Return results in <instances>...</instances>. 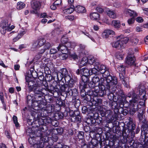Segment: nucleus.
Listing matches in <instances>:
<instances>
[{
  "mask_svg": "<svg viewBox=\"0 0 148 148\" xmlns=\"http://www.w3.org/2000/svg\"><path fill=\"white\" fill-rule=\"evenodd\" d=\"M28 90L26 89L25 92L30 93L33 92L36 94V103L34 108H37V110H42L47 104V101L45 99V93L43 92V88L38 87V85L36 81L28 82Z\"/></svg>",
  "mask_w": 148,
  "mask_h": 148,
  "instance_id": "f257e3e1",
  "label": "nucleus"
},
{
  "mask_svg": "<svg viewBox=\"0 0 148 148\" xmlns=\"http://www.w3.org/2000/svg\"><path fill=\"white\" fill-rule=\"evenodd\" d=\"M145 88L143 86H141L139 89V98L143 101L139 102L138 104L139 99L138 96H136V94L134 93L133 97H132V100L130 101V112L131 114L133 115L138 110V108H139V105L144 106L145 105V101L147 98V96L145 95Z\"/></svg>",
  "mask_w": 148,
  "mask_h": 148,
  "instance_id": "f03ea898",
  "label": "nucleus"
},
{
  "mask_svg": "<svg viewBox=\"0 0 148 148\" xmlns=\"http://www.w3.org/2000/svg\"><path fill=\"white\" fill-rule=\"evenodd\" d=\"M93 67V74H103V76L106 79V81L108 84L109 88L112 85H115L117 83V78L115 77H112L110 75L108 71L105 66L100 65L99 62H96L94 63Z\"/></svg>",
  "mask_w": 148,
  "mask_h": 148,
  "instance_id": "7ed1b4c3",
  "label": "nucleus"
},
{
  "mask_svg": "<svg viewBox=\"0 0 148 148\" xmlns=\"http://www.w3.org/2000/svg\"><path fill=\"white\" fill-rule=\"evenodd\" d=\"M88 100L86 102L87 106H84L81 108L82 112L83 114H87L85 121L86 123L89 122L91 124H92V101L91 100L90 96L88 95L86 98Z\"/></svg>",
  "mask_w": 148,
  "mask_h": 148,
  "instance_id": "20e7f679",
  "label": "nucleus"
},
{
  "mask_svg": "<svg viewBox=\"0 0 148 148\" xmlns=\"http://www.w3.org/2000/svg\"><path fill=\"white\" fill-rule=\"evenodd\" d=\"M66 92V96L72 97L71 102L76 108H78L81 104L80 100L79 99V92L78 90L76 88L73 89L69 88Z\"/></svg>",
  "mask_w": 148,
  "mask_h": 148,
  "instance_id": "39448f33",
  "label": "nucleus"
},
{
  "mask_svg": "<svg viewBox=\"0 0 148 148\" xmlns=\"http://www.w3.org/2000/svg\"><path fill=\"white\" fill-rule=\"evenodd\" d=\"M28 75H25V83L27 86V88H25V90L26 89L28 90V85L27 84V83L28 82L35 80L37 82L38 84L39 85L38 83V81L36 80V78L38 76L39 74L35 70L34 66H32V67H31L30 69L28 71Z\"/></svg>",
  "mask_w": 148,
  "mask_h": 148,
  "instance_id": "423d86ee",
  "label": "nucleus"
},
{
  "mask_svg": "<svg viewBox=\"0 0 148 148\" xmlns=\"http://www.w3.org/2000/svg\"><path fill=\"white\" fill-rule=\"evenodd\" d=\"M116 41L112 43L113 47L118 49L122 48L123 47V45L126 44L128 42L129 38L128 37H124L122 35L116 37Z\"/></svg>",
  "mask_w": 148,
  "mask_h": 148,
  "instance_id": "0eeeda50",
  "label": "nucleus"
},
{
  "mask_svg": "<svg viewBox=\"0 0 148 148\" xmlns=\"http://www.w3.org/2000/svg\"><path fill=\"white\" fill-rule=\"evenodd\" d=\"M68 86L67 84L62 81L59 84H56L54 86L52 94L54 95L55 93H56L58 95H62V92H66Z\"/></svg>",
  "mask_w": 148,
  "mask_h": 148,
  "instance_id": "6e6552de",
  "label": "nucleus"
},
{
  "mask_svg": "<svg viewBox=\"0 0 148 148\" xmlns=\"http://www.w3.org/2000/svg\"><path fill=\"white\" fill-rule=\"evenodd\" d=\"M57 108L54 104H47L41 110L44 118L47 117L50 115L52 112L56 111Z\"/></svg>",
  "mask_w": 148,
  "mask_h": 148,
  "instance_id": "1a4fd4ad",
  "label": "nucleus"
},
{
  "mask_svg": "<svg viewBox=\"0 0 148 148\" xmlns=\"http://www.w3.org/2000/svg\"><path fill=\"white\" fill-rule=\"evenodd\" d=\"M90 76L86 75H82L81 76V81L79 82V86H82L84 87L86 86L89 88L92 87V81H90Z\"/></svg>",
  "mask_w": 148,
  "mask_h": 148,
  "instance_id": "9d476101",
  "label": "nucleus"
},
{
  "mask_svg": "<svg viewBox=\"0 0 148 148\" xmlns=\"http://www.w3.org/2000/svg\"><path fill=\"white\" fill-rule=\"evenodd\" d=\"M79 88L80 89V94L81 96L82 97L84 98L83 99L84 101L85 100L86 102L87 101L86 98L88 95L90 96V99L92 100V88H90V89L87 91L86 92L85 89L86 88H89L88 87L84 86L83 87L82 86H79ZM85 102L86 101H85Z\"/></svg>",
  "mask_w": 148,
  "mask_h": 148,
  "instance_id": "9b49d317",
  "label": "nucleus"
},
{
  "mask_svg": "<svg viewBox=\"0 0 148 148\" xmlns=\"http://www.w3.org/2000/svg\"><path fill=\"white\" fill-rule=\"evenodd\" d=\"M34 93V96L31 95H26L25 97V104L29 108H34V105L36 102L35 99L36 94Z\"/></svg>",
  "mask_w": 148,
  "mask_h": 148,
  "instance_id": "f8f14e48",
  "label": "nucleus"
},
{
  "mask_svg": "<svg viewBox=\"0 0 148 148\" xmlns=\"http://www.w3.org/2000/svg\"><path fill=\"white\" fill-rule=\"evenodd\" d=\"M36 131L34 134H35V137H40V138L47 131H48V128L45 125H42L38 127H36Z\"/></svg>",
  "mask_w": 148,
  "mask_h": 148,
  "instance_id": "ddd939ff",
  "label": "nucleus"
},
{
  "mask_svg": "<svg viewBox=\"0 0 148 148\" xmlns=\"http://www.w3.org/2000/svg\"><path fill=\"white\" fill-rule=\"evenodd\" d=\"M36 108H29V109H31L30 110V114L33 117V119H36L37 120L40 119L41 117L44 118L43 116L42 112L41 110H40L38 111V110H37L36 109Z\"/></svg>",
  "mask_w": 148,
  "mask_h": 148,
  "instance_id": "4468645a",
  "label": "nucleus"
},
{
  "mask_svg": "<svg viewBox=\"0 0 148 148\" xmlns=\"http://www.w3.org/2000/svg\"><path fill=\"white\" fill-rule=\"evenodd\" d=\"M11 24L8 23L7 19L2 20L0 23V31L1 34L3 35L5 34L8 27Z\"/></svg>",
  "mask_w": 148,
  "mask_h": 148,
  "instance_id": "2eb2a0df",
  "label": "nucleus"
},
{
  "mask_svg": "<svg viewBox=\"0 0 148 148\" xmlns=\"http://www.w3.org/2000/svg\"><path fill=\"white\" fill-rule=\"evenodd\" d=\"M55 102L54 105L57 107L56 108V110L57 111L60 110L61 107L64 108L66 106L65 100L62 99L60 97L56 98L55 99Z\"/></svg>",
  "mask_w": 148,
  "mask_h": 148,
  "instance_id": "dca6fc26",
  "label": "nucleus"
},
{
  "mask_svg": "<svg viewBox=\"0 0 148 148\" xmlns=\"http://www.w3.org/2000/svg\"><path fill=\"white\" fill-rule=\"evenodd\" d=\"M48 130L49 133H53L54 135H62L64 132L63 128L60 126H58L56 128L53 127L50 129L48 128Z\"/></svg>",
  "mask_w": 148,
  "mask_h": 148,
  "instance_id": "f3484780",
  "label": "nucleus"
},
{
  "mask_svg": "<svg viewBox=\"0 0 148 148\" xmlns=\"http://www.w3.org/2000/svg\"><path fill=\"white\" fill-rule=\"evenodd\" d=\"M39 121H38V122H39V126L44 125L48 127L47 125L51 126L52 119L49 117H47L43 119L41 118L40 119H39Z\"/></svg>",
  "mask_w": 148,
  "mask_h": 148,
  "instance_id": "a211bd4d",
  "label": "nucleus"
},
{
  "mask_svg": "<svg viewBox=\"0 0 148 148\" xmlns=\"http://www.w3.org/2000/svg\"><path fill=\"white\" fill-rule=\"evenodd\" d=\"M47 81L45 79L42 81V84L41 86H44L45 87V90L52 94L53 89V87H54V86L53 84H51L49 86Z\"/></svg>",
  "mask_w": 148,
  "mask_h": 148,
  "instance_id": "6ab92c4d",
  "label": "nucleus"
},
{
  "mask_svg": "<svg viewBox=\"0 0 148 148\" xmlns=\"http://www.w3.org/2000/svg\"><path fill=\"white\" fill-rule=\"evenodd\" d=\"M38 119L36 120V119H32L30 118L27 119V123L29 125H32V127L33 128H36V127L39 126V124Z\"/></svg>",
  "mask_w": 148,
  "mask_h": 148,
  "instance_id": "aec40b11",
  "label": "nucleus"
},
{
  "mask_svg": "<svg viewBox=\"0 0 148 148\" xmlns=\"http://www.w3.org/2000/svg\"><path fill=\"white\" fill-rule=\"evenodd\" d=\"M53 116L55 120H61L64 119V117H66V116L64 113L60 111H57L54 113Z\"/></svg>",
  "mask_w": 148,
  "mask_h": 148,
  "instance_id": "412c9836",
  "label": "nucleus"
},
{
  "mask_svg": "<svg viewBox=\"0 0 148 148\" xmlns=\"http://www.w3.org/2000/svg\"><path fill=\"white\" fill-rule=\"evenodd\" d=\"M135 59L133 55L129 54L127 58L125 60L126 64L129 66L133 65L134 64Z\"/></svg>",
  "mask_w": 148,
  "mask_h": 148,
  "instance_id": "4be33fe9",
  "label": "nucleus"
},
{
  "mask_svg": "<svg viewBox=\"0 0 148 148\" xmlns=\"http://www.w3.org/2000/svg\"><path fill=\"white\" fill-rule=\"evenodd\" d=\"M115 33L112 30L110 29H106L104 30L103 32L102 36L105 38H108L109 36L110 35H115Z\"/></svg>",
  "mask_w": 148,
  "mask_h": 148,
  "instance_id": "5701e85b",
  "label": "nucleus"
},
{
  "mask_svg": "<svg viewBox=\"0 0 148 148\" xmlns=\"http://www.w3.org/2000/svg\"><path fill=\"white\" fill-rule=\"evenodd\" d=\"M46 42L45 39L43 38H38L37 40L35 41L34 45H35L36 48H39L44 45L45 44Z\"/></svg>",
  "mask_w": 148,
  "mask_h": 148,
  "instance_id": "b1692460",
  "label": "nucleus"
},
{
  "mask_svg": "<svg viewBox=\"0 0 148 148\" xmlns=\"http://www.w3.org/2000/svg\"><path fill=\"white\" fill-rule=\"evenodd\" d=\"M105 11L110 17L114 19L116 18V15L114 11L111 10L108 8H106L105 9Z\"/></svg>",
  "mask_w": 148,
  "mask_h": 148,
  "instance_id": "393cba45",
  "label": "nucleus"
},
{
  "mask_svg": "<svg viewBox=\"0 0 148 148\" xmlns=\"http://www.w3.org/2000/svg\"><path fill=\"white\" fill-rule=\"evenodd\" d=\"M117 70L119 72V76L120 79H123V76L125 75V68L122 65L118 66L117 67Z\"/></svg>",
  "mask_w": 148,
  "mask_h": 148,
  "instance_id": "a878e982",
  "label": "nucleus"
},
{
  "mask_svg": "<svg viewBox=\"0 0 148 148\" xmlns=\"http://www.w3.org/2000/svg\"><path fill=\"white\" fill-rule=\"evenodd\" d=\"M47 132H46L40 138V142L42 144H44L45 143H49V137L47 135H46L49 132L48 131Z\"/></svg>",
  "mask_w": 148,
  "mask_h": 148,
  "instance_id": "bb28decb",
  "label": "nucleus"
},
{
  "mask_svg": "<svg viewBox=\"0 0 148 148\" xmlns=\"http://www.w3.org/2000/svg\"><path fill=\"white\" fill-rule=\"evenodd\" d=\"M29 136V137L28 138V141L31 145L33 146L37 142L35 134H33L32 132H30Z\"/></svg>",
  "mask_w": 148,
  "mask_h": 148,
  "instance_id": "cd10ccee",
  "label": "nucleus"
},
{
  "mask_svg": "<svg viewBox=\"0 0 148 148\" xmlns=\"http://www.w3.org/2000/svg\"><path fill=\"white\" fill-rule=\"evenodd\" d=\"M87 63L90 64L89 62V59L86 56L84 57L82 59L79 66V68H82V66H84L86 65Z\"/></svg>",
  "mask_w": 148,
  "mask_h": 148,
  "instance_id": "c85d7f7f",
  "label": "nucleus"
},
{
  "mask_svg": "<svg viewBox=\"0 0 148 148\" xmlns=\"http://www.w3.org/2000/svg\"><path fill=\"white\" fill-rule=\"evenodd\" d=\"M51 134L52 137H49V144L50 145H52L54 142H56L58 139V137L57 135H54L53 133H50Z\"/></svg>",
  "mask_w": 148,
  "mask_h": 148,
  "instance_id": "c756f323",
  "label": "nucleus"
},
{
  "mask_svg": "<svg viewBox=\"0 0 148 148\" xmlns=\"http://www.w3.org/2000/svg\"><path fill=\"white\" fill-rule=\"evenodd\" d=\"M71 122H74L76 123L78 128L82 121V119L81 116H79L71 118Z\"/></svg>",
  "mask_w": 148,
  "mask_h": 148,
  "instance_id": "7c9ffc66",
  "label": "nucleus"
},
{
  "mask_svg": "<svg viewBox=\"0 0 148 148\" xmlns=\"http://www.w3.org/2000/svg\"><path fill=\"white\" fill-rule=\"evenodd\" d=\"M82 75L90 76L92 75V68L89 70L86 67L82 68Z\"/></svg>",
  "mask_w": 148,
  "mask_h": 148,
  "instance_id": "2f4dec72",
  "label": "nucleus"
},
{
  "mask_svg": "<svg viewBox=\"0 0 148 148\" xmlns=\"http://www.w3.org/2000/svg\"><path fill=\"white\" fill-rule=\"evenodd\" d=\"M74 10L79 13H85L86 10L85 7L82 6L78 5L75 7Z\"/></svg>",
  "mask_w": 148,
  "mask_h": 148,
  "instance_id": "473e14b6",
  "label": "nucleus"
},
{
  "mask_svg": "<svg viewBox=\"0 0 148 148\" xmlns=\"http://www.w3.org/2000/svg\"><path fill=\"white\" fill-rule=\"evenodd\" d=\"M32 8L35 10H39L41 6L40 2L38 1H34L31 4Z\"/></svg>",
  "mask_w": 148,
  "mask_h": 148,
  "instance_id": "72a5a7b5",
  "label": "nucleus"
},
{
  "mask_svg": "<svg viewBox=\"0 0 148 148\" xmlns=\"http://www.w3.org/2000/svg\"><path fill=\"white\" fill-rule=\"evenodd\" d=\"M77 136L78 137V143H80L82 142L85 141V140L84 139V132L83 131H79L78 132L77 134Z\"/></svg>",
  "mask_w": 148,
  "mask_h": 148,
  "instance_id": "f704fd0d",
  "label": "nucleus"
},
{
  "mask_svg": "<svg viewBox=\"0 0 148 148\" xmlns=\"http://www.w3.org/2000/svg\"><path fill=\"white\" fill-rule=\"evenodd\" d=\"M74 8L75 6L74 5H71L69 8L64 10L62 12L66 14H70L75 10Z\"/></svg>",
  "mask_w": 148,
  "mask_h": 148,
  "instance_id": "c9c22d12",
  "label": "nucleus"
},
{
  "mask_svg": "<svg viewBox=\"0 0 148 148\" xmlns=\"http://www.w3.org/2000/svg\"><path fill=\"white\" fill-rule=\"evenodd\" d=\"M124 12L126 14L129 15L131 16H132L133 18H134L138 15L137 13L136 12L130 9H125Z\"/></svg>",
  "mask_w": 148,
  "mask_h": 148,
  "instance_id": "e433bc0d",
  "label": "nucleus"
},
{
  "mask_svg": "<svg viewBox=\"0 0 148 148\" xmlns=\"http://www.w3.org/2000/svg\"><path fill=\"white\" fill-rule=\"evenodd\" d=\"M66 47L64 45L61 44L59 45L58 47H57L58 51H60L62 52H69V50H68Z\"/></svg>",
  "mask_w": 148,
  "mask_h": 148,
  "instance_id": "4c0bfd02",
  "label": "nucleus"
},
{
  "mask_svg": "<svg viewBox=\"0 0 148 148\" xmlns=\"http://www.w3.org/2000/svg\"><path fill=\"white\" fill-rule=\"evenodd\" d=\"M81 146V148H92V140L88 143V145L85 143V141L78 143Z\"/></svg>",
  "mask_w": 148,
  "mask_h": 148,
  "instance_id": "58836bf2",
  "label": "nucleus"
},
{
  "mask_svg": "<svg viewBox=\"0 0 148 148\" xmlns=\"http://www.w3.org/2000/svg\"><path fill=\"white\" fill-rule=\"evenodd\" d=\"M77 78L74 77V78L73 77V78H72L71 80L68 81V82H67L66 83H67L68 84V86L69 87L68 88V89L69 88L70 89V88H71L73 87L75 85V84L77 82Z\"/></svg>",
  "mask_w": 148,
  "mask_h": 148,
  "instance_id": "ea45409f",
  "label": "nucleus"
},
{
  "mask_svg": "<svg viewBox=\"0 0 148 148\" xmlns=\"http://www.w3.org/2000/svg\"><path fill=\"white\" fill-rule=\"evenodd\" d=\"M69 55V53L62 52L59 54V57L60 59L62 60H66Z\"/></svg>",
  "mask_w": 148,
  "mask_h": 148,
  "instance_id": "a19ab883",
  "label": "nucleus"
},
{
  "mask_svg": "<svg viewBox=\"0 0 148 148\" xmlns=\"http://www.w3.org/2000/svg\"><path fill=\"white\" fill-rule=\"evenodd\" d=\"M89 123H87L88 126H87L84 128L85 132L86 133L88 132V134L92 133V129L91 128V127H90V126L91 125H90L92 126V124H91L90 122Z\"/></svg>",
  "mask_w": 148,
  "mask_h": 148,
  "instance_id": "79ce46f5",
  "label": "nucleus"
},
{
  "mask_svg": "<svg viewBox=\"0 0 148 148\" xmlns=\"http://www.w3.org/2000/svg\"><path fill=\"white\" fill-rule=\"evenodd\" d=\"M13 121L15 125V126L16 128H18L20 127V125L18 122V118L17 116L15 115H13L12 117Z\"/></svg>",
  "mask_w": 148,
  "mask_h": 148,
  "instance_id": "37998d69",
  "label": "nucleus"
},
{
  "mask_svg": "<svg viewBox=\"0 0 148 148\" xmlns=\"http://www.w3.org/2000/svg\"><path fill=\"white\" fill-rule=\"evenodd\" d=\"M112 25L115 28H119L120 26L119 21L113 20L112 21Z\"/></svg>",
  "mask_w": 148,
  "mask_h": 148,
  "instance_id": "c03bdc74",
  "label": "nucleus"
},
{
  "mask_svg": "<svg viewBox=\"0 0 148 148\" xmlns=\"http://www.w3.org/2000/svg\"><path fill=\"white\" fill-rule=\"evenodd\" d=\"M121 80H123L122 83L127 88H128L129 86V84L128 82V79L127 77H125V76H123V79H120Z\"/></svg>",
  "mask_w": 148,
  "mask_h": 148,
  "instance_id": "a18cd8bd",
  "label": "nucleus"
},
{
  "mask_svg": "<svg viewBox=\"0 0 148 148\" xmlns=\"http://www.w3.org/2000/svg\"><path fill=\"white\" fill-rule=\"evenodd\" d=\"M25 6L24 3L21 2H18L17 3V8L18 10H21L24 8Z\"/></svg>",
  "mask_w": 148,
  "mask_h": 148,
  "instance_id": "49530a36",
  "label": "nucleus"
},
{
  "mask_svg": "<svg viewBox=\"0 0 148 148\" xmlns=\"http://www.w3.org/2000/svg\"><path fill=\"white\" fill-rule=\"evenodd\" d=\"M64 144L62 140H61L54 145L53 148H63Z\"/></svg>",
  "mask_w": 148,
  "mask_h": 148,
  "instance_id": "de8ad7c7",
  "label": "nucleus"
},
{
  "mask_svg": "<svg viewBox=\"0 0 148 148\" xmlns=\"http://www.w3.org/2000/svg\"><path fill=\"white\" fill-rule=\"evenodd\" d=\"M32 146L33 148H42L44 147L43 144L40 141L37 142Z\"/></svg>",
  "mask_w": 148,
  "mask_h": 148,
  "instance_id": "09e8293b",
  "label": "nucleus"
},
{
  "mask_svg": "<svg viewBox=\"0 0 148 148\" xmlns=\"http://www.w3.org/2000/svg\"><path fill=\"white\" fill-rule=\"evenodd\" d=\"M100 19L99 14L96 12H93V20L97 21L98 23H99L98 21Z\"/></svg>",
  "mask_w": 148,
  "mask_h": 148,
  "instance_id": "8fccbe9b",
  "label": "nucleus"
},
{
  "mask_svg": "<svg viewBox=\"0 0 148 148\" xmlns=\"http://www.w3.org/2000/svg\"><path fill=\"white\" fill-rule=\"evenodd\" d=\"M61 82L59 79V78H58V77L57 75H56V76H53L52 81L51 82V83L55 82V84H59Z\"/></svg>",
  "mask_w": 148,
  "mask_h": 148,
  "instance_id": "3c124183",
  "label": "nucleus"
},
{
  "mask_svg": "<svg viewBox=\"0 0 148 148\" xmlns=\"http://www.w3.org/2000/svg\"><path fill=\"white\" fill-rule=\"evenodd\" d=\"M59 125V122L58 121V120H52L51 121V125L54 127H57Z\"/></svg>",
  "mask_w": 148,
  "mask_h": 148,
  "instance_id": "603ef678",
  "label": "nucleus"
},
{
  "mask_svg": "<svg viewBox=\"0 0 148 148\" xmlns=\"http://www.w3.org/2000/svg\"><path fill=\"white\" fill-rule=\"evenodd\" d=\"M138 117L140 121L143 123H145L146 120L143 118V112L139 113L138 115Z\"/></svg>",
  "mask_w": 148,
  "mask_h": 148,
  "instance_id": "864d4df0",
  "label": "nucleus"
},
{
  "mask_svg": "<svg viewBox=\"0 0 148 148\" xmlns=\"http://www.w3.org/2000/svg\"><path fill=\"white\" fill-rule=\"evenodd\" d=\"M123 53L120 52H117L116 54V58L119 60H121L123 58Z\"/></svg>",
  "mask_w": 148,
  "mask_h": 148,
  "instance_id": "5fc2aeb1",
  "label": "nucleus"
},
{
  "mask_svg": "<svg viewBox=\"0 0 148 148\" xmlns=\"http://www.w3.org/2000/svg\"><path fill=\"white\" fill-rule=\"evenodd\" d=\"M73 77L72 76L71 77V75L68 73L66 75L64 76V78L65 83H66L71 80V79Z\"/></svg>",
  "mask_w": 148,
  "mask_h": 148,
  "instance_id": "6e6d98bb",
  "label": "nucleus"
},
{
  "mask_svg": "<svg viewBox=\"0 0 148 148\" xmlns=\"http://www.w3.org/2000/svg\"><path fill=\"white\" fill-rule=\"evenodd\" d=\"M59 72L63 75L64 76L66 75L68 73V70L66 68H63L60 69Z\"/></svg>",
  "mask_w": 148,
  "mask_h": 148,
  "instance_id": "4d7b16f0",
  "label": "nucleus"
},
{
  "mask_svg": "<svg viewBox=\"0 0 148 148\" xmlns=\"http://www.w3.org/2000/svg\"><path fill=\"white\" fill-rule=\"evenodd\" d=\"M130 41L133 45H136L138 43L139 40L136 38H133L130 39Z\"/></svg>",
  "mask_w": 148,
  "mask_h": 148,
  "instance_id": "13d9d810",
  "label": "nucleus"
},
{
  "mask_svg": "<svg viewBox=\"0 0 148 148\" xmlns=\"http://www.w3.org/2000/svg\"><path fill=\"white\" fill-rule=\"evenodd\" d=\"M53 78V75L52 76L51 74H48L46 75L45 77V79L48 82H51L52 81Z\"/></svg>",
  "mask_w": 148,
  "mask_h": 148,
  "instance_id": "bf43d9fd",
  "label": "nucleus"
},
{
  "mask_svg": "<svg viewBox=\"0 0 148 148\" xmlns=\"http://www.w3.org/2000/svg\"><path fill=\"white\" fill-rule=\"evenodd\" d=\"M61 41L62 44L65 45L68 41V38L64 37H62Z\"/></svg>",
  "mask_w": 148,
  "mask_h": 148,
  "instance_id": "052dcab7",
  "label": "nucleus"
},
{
  "mask_svg": "<svg viewBox=\"0 0 148 148\" xmlns=\"http://www.w3.org/2000/svg\"><path fill=\"white\" fill-rule=\"evenodd\" d=\"M69 114L71 118L74 117V112L73 110H70L69 112H66V116Z\"/></svg>",
  "mask_w": 148,
  "mask_h": 148,
  "instance_id": "680f3d73",
  "label": "nucleus"
},
{
  "mask_svg": "<svg viewBox=\"0 0 148 148\" xmlns=\"http://www.w3.org/2000/svg\"><path fill=\"white\" fill-rule=\"evenodd\" d=\"M69 55L70 56V57L73 58L74 60H75L76 59L78 58V57L77 55H76L75 53L73 54H71V51L69 52Z\"/></svg>",
  "mask_w": 148,
  "mask_h": 148,
  "instance_id": "e2e57ef3",
  "label": "nucleus"
},
{
  "mask_svg": "<svg viewBox=\"0 0 148 148\" xmlns=\"http://www.w3.org/2000/svg\"><path fill=\"white\" fill-rule=\"evenodd\" d=\"M127 128V130L128 131V132H130L133 130L135 128V125L134 124H132L130 126H129Z\"/></svg>",
  "mask_w": 148,
  "mask_h": 148,
  "instance_id": "0e129e2a",
  "label": "nucleus"
},
{
  "mask_svg": "<svg viewBox=\"0 0 148 148\" xmlns=\"http://www.w3.org/2000/svg\"><path fill=\"white\" fill-rule=\"evenodd\" d=\"M68 50H69V52L71 51V49L72 48L71 44L70 42L68 41L64 45Z\"/></svg>",
  "mask_w": 148,
  "mask_h": 148,
  "instance_id": "69168bd1",
  "label": "nucleus"
},
{
  "mask_svg": "<svg viewBox=\"0 0 148 148\" xmlns=\"http://www.w3.org/2000/svg\"><path fill=\"white\" fill-rule=\"evenodd\" d=\"M4 133L7 138L8 139H12V137L11 136L10 132H9L8 131L6 130L4 132Z\"/></svg>",
  "mask_w": 148,
  "mask_h": 148,
  "instance_id": "338daca9",
  "label": "nucleus"
},
{
  "mask_svg": "<svg viewBox=\"0 0 148 148\" xmlns=\"http://www.w3.org/2000/svg\"><path fill=\"white\" fill-rule=\"evenodd\" d=\"M56 75L57 76L58 78H59V79L61 82V81L64 78V76L63 75L60 73L59 72Z\"/></svg>",
  "mask_w": 148,
  "mask_h": 148,
  "instance_id": "774afa93",
  "label": "nucleus"
}]
</instances>
